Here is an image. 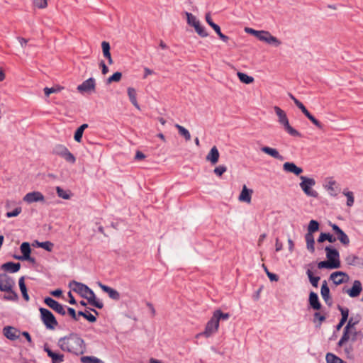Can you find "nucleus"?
Masks as SVG:
<instances>
[{"label":"nucleus","instance_id":"f257e3e1","mask_svg":"<svg viewBox=\"0 0 363 363\" xmlns=\"http://www.w3.org/2000/svg\"><path fill=\"white\" fill-rule=\"evenodd\" d=\"M59 347L63 350L74 354H83L85 350L84 340L77 335H70L58 341Z\"/></svg>","mask_w":363,"mask_h":363},{"label":"nucleus","instance_id":"f03ea898","mask_svg":"<svg viewBox=\"0 0 363 363\" xmlns=\"http://www.w3.org/2000/svg\"><path fill=\"white\" fill-rule=\"evenodd\" d=\"M326 260L318 263V269H335L341 267L340 253L332 246L325 248Z\"/></svg>","mask_w":363,"mask_h":363},{"label":"nucleus","instance_id":"7ed1b4c3","mask_svg":"<svg viewBox=\"0 0 363 363\" xmlns=\"http://www.w3.org/2000/svg\"><path fill=\"white\" fill-rule=\"evenodd\" d=\"M245 32L256 37L259 41L263 42L269 45L274 47H279L282 42L280 39L274 36L270 32L265 30H255L251 28H245Z\"/></svg>","mask_w":363,"mask_h":363},{"label":"nucleus","instance_id":"20e7f679","mask_svg":"<svg viewBox=\"0 0 363 363\" xmlns=\"http://www.w3.org/2000/svg\"><path fill=\"white\" fill-rule=\"evenodd\" d=\"M274 111L277 116L279 123L287 133L294 137H301V133L290 125L287 115L284 110L275 106H274Z\"/></svg>","mask_w":363,"mask_h":363},{"label":"nucleus","instance_id":"39448f33","mask_svg":"<svg viewBox=\"0 0 363 363\" xmlns=\"http://www.w3.org/2000/svg\"><path fill=\"white\" fill-rule=\"evenodd\" d=\"M301 182L299 186L304 194L308 197L317 198L318 196V191L314 189L316 184L315 180L312 177L306 176H300Z\"/></svg>","mask_w":363,"mask_h":363},{"label":"nucleus","instance_id":"423d86ee","mask_svg":"<svg viewBox=\"0 0 363 363\" xmlns=\"http://www.w3.org/2000/svg\"><path fill=\"white\" fill-rule=\"evenodd\" d=\"M69 291L67 295H72V293L77 294L79 295H94V291L90 289L86 285L72 281L69 283Z\"/></svg>","mask_w":363,"mask_h":363},{"label":"nucleus","instance_id":"0eeeda50","mask_svg":"<svg viewBox=\"0 0 363 363\" xmlns=\"http://www.w3.org/2000/svg\"><path fill=\"white\" fill-rule=\"evenodd\" d=\"M187 23L193 27L197 34L202 37L206 38L208 35V33L206 29L201 26L199 20L191 13H186Z\"/></svg>","mask_w":363,"mask_h":363},{"label":"nucleus","instance_id":"6e6552de","mask_svg":"<svg viewBox=\"0 0 363 363\" xmlns=\"http://www.w3.org/2000/svg\"><path fill=\"white\" fill-rule=\"evenodd\" d=\"M40 312L42 320L46 328L48 329H54L57 326V322L52 313L50 311L43 308H40Z\"/></svg>","mask_w":363,"mask_h":363},{"label":"nucleus","instance_id":"1a4fd4ad","mask_svg":"<svg viewBox=\"0 0 363 363\" xmlns=\"http://www.w3.org/2000/svg\"><path fill=\"white\" fill-rule=\"evenodd\" d=\"M77 89L82 94L93 93L96 89V80L90 77L78 85Z\"/></svg>","mask_w":363,"mask_h":363},{"label":"nucleus","instance_id":"9d476101","mask_svg":"<svg viewBox=\"0 0 363 363\" xmlns=\"http://www.w3.org/2000/svg\"><path fill=\"white\" fill-rule=\"evenodd\" d=\"M323 188L328 192V194L332 197H335L338 194L339 188L337 183L332 177H328L325 179Z\"/></svg>","mask_w":363,"mask_h":363},{"label":"nucleus","instance_id":"9b49d317","mask_svg":"<svg viewBox=\"0 0 363 363\" xmlns=\"http://www.w3.org/2000/svg\"><path fill=\"white\" fill-rule=\"evenodd\" d=\"M23 201L28 204H30L35 202L44 203L45 201V198L41 192L34 191L27 193L23 196Z\"/></svg>","mask_w":363,"mask_h":363},{"label":"nucleus","instance_id":"f8f14e48","mask_svg":"<svg viewBox=\"0 0 363 363\" xmlns=\"http://www.w3.org/2000/svg\"><path fill=\"white\" fill-rule=\"evenodd\" d=\"M291 99H293L296 106L301 109L303 113L313 123V125H315L318 128H322L321 123L310 113V112L306 109L305 106L300 101L294 96H291Z\"/></svg>","mask_w":363,"mask_h":363},{"label":"nucleus","instance_id":"ddd939ff","mask_svg":"<svg viewBox=\"0 0 363 363\" xmlns=\"http://www.w3.org/2000/svg\"><path fill=\"white\" fill-rule=\"evenodd\" d=\"M21 252L22 255L21 256H14V258L18 260H27L31 262H34V258L30 257L31 249L30 244L27 242H24L21 244L20 247Z\"/></svg>","mask_w":363,"mask_h":363},{"label":"nucleus","instance_id":"4468645a","mask_svg":"<svg viewBox=\"0 0 363 363\" xmlns=\"http://www.w3.org/2000/svg\"><path fill=\"white\" fill-rule=\"evenodd\" d=\"M13 281L6 274H0V290L5 293L12 292Z\"/></svg>","mask_w":363,"mask_h":363},{"label":"nucleus","instance_id":"2eb2a0df","mask_svg":"<svg viewBox=\"0 0 363 363\" xmlns=\"http://www.w3.org/2000/svg\"><path fill=\"white\" fill-rule=\"evenodd\" d=\"M219 327V323L217 320L216 316H212L211 320L207 323L203 335L206 337H210L217 332Z\"/></svg>","mask_w":363,"mask_h":363},{"label":"nucleus","instance_id":"dca6fc26","mask_svg":"<svg viewBox=\"0 0 363 363\" xmlns=\"http://www.w3.org/2000/svg\"><path fill=\"white\" fill-rule=\"evenodd\" d=\"M206 21L207 23L215 30V32L218 34L221 40L225 43H227L229 40V38L227 35H225L222 33L220 30V28L217 24L214 23L212 21L211 16L210 13H207L206 15Z\"/></svg>","mask_w":363,"mask_h":363},{"label":"nucleus","instance_id":"f3484780","mask_svg":"<svg viewBox=\"0 0 363 363\" xmlns=\"http://www.w3.org/2000/svg\"><path fill=\"white\" fill-rule=\"evenodd\" d=\"M330 279L335 284L339 285L349 280V276L343 272H335L330 276Z\"/></svg>","mask_w":363,"mask_h":363},{"label":"nucleus","instance_id":"a211bd4d","mask_svg":"<svg viewBox=\"0 0 363 363\" xmlns=\"http://www.w3.org/2000/svg\"><path fill=\"white\" fill-rule=\"evenodd\" d=\"M330 225L337 235L340 242L345 245H349L350 239L348 236L336 224L330 223Z\"/></svg>","mask_w":363,"mask_h":363},{"label":"nucleus","instance_id":"6ab92c4d","mask_svg":"<svg viewBox=\"0 0 363 363\" xmlns=\"http://www.w3.org/2000/svg\"><path fill=\"white\" fill-rule=\"evenodd\" d=\"M283 169L286 172L292 173L296 176L300 175L303 172V169L298 167L295 163L286 162L283 164Z\"/></svg>","mask_w":363,"mask_h":363},{"label":"nucleus","instance_id":"aec40b11","mask_svg":"<svg viewBox=\"0 0 363 363\" xmlns=\"http://www.w3.org/2000/svg\"><path fill=\"white\" fill-rule=\"evenodd\" d=\"M4 335L11 340H17L20 335V331L11 326H6L3 330Z\"/></svg>","mask_w":363,"mask_h":363},{"label":"nucleus","instance_id":"412c9836","mask_svg":"<svg viewBox=\"0 0 363 363\" xmlns=\"http://www.w3.org/2000/svg\"><path fill=\"white\" fill-rule=\"evenodd\" d=\"M252 193L253 191L252 189H249L246 185H243L242 191L238 197L239 201L241 202L250 203Z\"/></svg>","mask_w":363,"mask_h":363},{"label":"nucleus","instance_id":"4be33fe9","mask_svg":"<svg viewBox=\"0 0 363 363\" xmlns=\"http://www.w3.org/2000/svg\"><path fill=\"white\" fill-rule=\"evenodd\" d=\"M354 325L355 323H352V320L348 321L347 325L344 328L343 335L337 343L338 347L344 345V344L349 340L347 335L350 333V329L354 328Z\"/></svg>","mask_w":363,"mask_h":363},{"label":"nucleus","instance_id":"5701e85b","mask_svg":"<svg viewBox=\"0 0 363 363\" xmlns=\"http://www.w3.org/2000/svg\"><path fill=\"white\" fill-rule=\"evenodd\" d=\"M219 157V151L216 146H213L207 154L206 160L211 164H216L218 162Z\"/></svg>","mask_w":363,"mask_h":363},{"label":"nucleus","instance_id":"b1692460","mask_svg":"<svg viewBox=\"0 0 363 363\" xmlns=\"http://www.w3.org/2000/svg\"><path fill=\"white\" fill-rule=\"evenodd\" d=\"M44 350L47 352L49 357L51 358L52 363H62L64 361L63 354L53 352L47 346H45Z\"/></svg>","mask_w":363,"mask_h":363},{"label":"nucleus","instance_id":"393cba45","mask_svg":"<svg viewBox=\"0 0 363 363\" xmlns=\"http://www.w3.org/2000/svg\"><path fill=\"white\" fill-rule=\"evenodd\" d=\"M45 303L54 311L57 312L60 314H65V310L62 305L58 303L56 301L52 298L48 297L45 299Z\"/></svg>","mask_w":363,"mask_h":363},{"label":"nucleus","instance_id":"a878e982","mask_svg":"<svg viewBox=\"0 0 363 363\" xmlns=\"http://www.w3.org/2000/svg\"><path fill=\"white\" fill-rule=\"evenodd\" d=\"M127 94L130 103L138 110H140V106L137 100V91L135 88L129 86L127 88Z\"/></svg>","mask_w":363,"mask_h":363},{"label":"nucleus","instance_id":"bb28decb","mask_svg":"<svg viewBox=\"0 0 363 363\" xmlns=\"http://www.w3.org/2000/svg\"><path fill=\"white\" fill-rule=\"evenodd\" d=\"M21 267L20 263H14L9 262L1 265V268L4 271H7L11 273L17 272Z\"/></svg>","mask_w":363,"mask_h":363},{"label":"nucleus","instance_id":"cd10ccee","mask_svg":"<svg viewBox=\"0 0 363 363\" xmlns=\"http://www.w3.org/2000/svg\"><path fill=\"white\" fill-rule=\"evenodd\" d=\"M101 48L104 56L108 60V62L109 65H112L113 63V60L112 59L111 52H110V44L107 41H103L101 43Z\"/></svg>","mask_w":363,"mask_h":363},{"label":"nucleus","instance_id":"c85d7f7f","mask_svg":"<svg viewBox=\"0 0 363 363\" xmlns=\"http://www.w3.org/2000/svg\"><path fill=\"white\" fill-rule=\"evenodd\" d=\"M261 150L264 152L265 154L270 155L271 157L278 159V160H282V156L279 154V151L273 147L264 146L261 148Z\"/></svg>","mask_w":363,"mask_h":363},{"label":"nucleus","instance_id":"c756f323","mask_svg":"<svg viewBox=\"0 0 363 363\" xmlns=\"http://www.w3.org/2000/svg\"><path fill=\"white\" fill-rule=\"evenodd\" d=\"M64 90V86L55 84L52 87H45L43 89L45 95L48 97L51 94L59 93Z\"/></svg>","mask_w":363,"mask_h":363},{"label":"nucleus","instance_id":"7c9ffc66","mask_svg":"<svg viewBox=\"0 0 363 363\" xmlns=\"http://www.w3.org/2000/svg\"><path fill=\"white\" fill-rule=\"evenodd\" d=\"M306 242V247L311 252L313 253L315 252V240L313 238V235L311 233H306L305 236Z\"/></svg>","mask_w":363,"mask_h":363},{"label":"nucleus","instance_id":"2f4dec72","mask_svg":"<svg viewBox=\"0 0 363 363\" xmlns=\"http://www.w3.org/2000/svg\"><path fill=\"white\" fill-rule=\"evenodd\" d=\"M55 189L58 197L62 198L65 200L70 199L72 196L69 190L64 189L60 186H57Z\"/></svg>","mask_w":363,"mask_h":363},{"label":"nucleus","instance_id":"473e14b6","mask_svg":"<svg viewBox=\"0 0 363 363\" xmlns=\"http://www.w3.org/2000/svg\"><path fill=\"white\" fill-rule=\"evenodd\" d=\"M87 128H88V124L84 123L76 130L74 135V139L76 142H77V143L82 142L84 131Z\"/></svg>","mask_w":363,"mask_h":363},{"label":"nucleus","instance_id":"72a5a7b5","mask_svg":"<svg viewBox=\"0 0 363 363\" xmlns=\"http://www.w3.org/2000/svg\"><path fill=\"white\" fill-rule=\"evenodd\" d=\"M362 284L359 281L356 280L354 281L352 288L348 290L349 295H359L362 291Z\"/></svg>","mask_w":363,"mask_h":363},{"label":"nucleus","instance_id":"f704fd0d","mask_svg":"<svg viewBox=\"0 0 363 363\" xmlns=\"http://www.w3.org/2000/svg\"><path fill=\"white\" fill-rule=\"evenodd\" d=\"M237 76L240 81L244 84H250L254 82V78L245 73L243 72H238Z\"/></svg>","mask_w":363,"mask_h":363},{"label":"nucleus","instance_id":"c9c22d12","mask_svg":"<svg viewBox=\"0 0 363 363\" xmlns=\"http://www.w3.org/2000/svg\"><path fill=\"white\" fill-rule=\"evenodd\" d=\"M87 298V303L98 308L103 307V303L97 298V296H86Z\"/></svg>","mask_w":363,"mask_h":363},{"label":"nucleus","instance_id":"e433bc0d","mask_svg":"<svg viewBox=\"0 0 363 363\" xmlns=\"http://www.w3.org/2000/svg\"><path fill=\"white\" fill-rule=\"evenodd\" d=\"M67 150L68 149L67 147H65L64 145L59 144L56 145L53 147L52 152L55 155L62 157Z\"/></svg>","mask_w":363,"mask_h":363},{"label":"nucleus","instance_id":"4c0bfd02","mask_svg":"<svg viewBox=\"0 0 363 363\" xmlns=\"http://www.w3.org/2000/svg\"><path fill=\"white\" fill-rule=\"evenodd\" d=\"M97 285L102 289L103 292L105 294H108V295H118L119 292L116 291L115 289L106 286L101 282H98Z\"/></svg>","mask_w":363,"mask_h":363},{"label":"nucleus","instance_id":"58836bf2","mask_svg":"<svg viewBox=\"0 0 363 363\" xmlns=\"http://www.w3.org/2000/svg\"><path fill=\"white\" fill-rule=\"evenodd\" d=\"M325 359L327 363H346L342 359L332 353H328Z\"/></svg>","mask_w":363,"mask_h":363},{"label":"nucleus","instance_id":"ea45409f","mask_svg":"<svg viewBox=\"0 0 363 363\" xmlns=\"http://www.w3.org/2000/svg\"><path fill=\"white\" fill-rule=\"evenodd\" d=\"M35 245L37 247H41L48 252H51L52 250V248L54 246L53 243H52L50 241H45V242L36 241Z\"/></svg>","mask_w":363,"mask_h":363},{"label":"nucleus","instance_id":"a19ab883","mask_svg":"<svg viewBox=\"0 0 363 363\" xmlns=\"http://www.w3.org/2000/svg\"><path fill=\"white\" fill-rule=\"evenodd\" d=\"M325 240H328L330 242H334L335 239L330 233H321L318 239V242H323Z\"/></svg>","mask_w":363,"mask_h":363},{"label":"nucleus","instance_id":"79ce46f5","mask_svg":"<svg viewBox=\"0 0 363 363\" xmlns=\"http://www.w3.org/2000/svg\"><path fill=\"white\" fill-rule=\"evenodd\" d=\"M318 297V296H309L310 306L315 310H319L321 308V304Z\"/></svg>","mask_w":363,"mask_h":363},{"label":"nucleus","instance_id":"37998d69","mask_svg":"<svg viewBox=\"0 0 363 363\" xmlns=\"http://www.w3.org/2000/svg\"><path fill=\"white\" fill-rule=\"evenodd\" d=\"M33 5L38 9H45L48 7V0H33Z\"/></svg>","mask_w":363,"mask_h":363},{"label":"nucleus","instance_id":"c03bdc74","mask_svg":"<svg viewBox=\"0 0 363 363\" xmlns=\"http://www.w3.org/2000/svg\"><path fill=\"white\" fill-rule=\"evenodd\" d=\"M319 229V223L318 221L315 220H311L309 222L308 226V233H311L312 235L313 233L318 231Z\"/></svg>","mask_w":363,"mask_h":363},{"label":"nucleus","instance_id":"a18cd8bd","mask_svg":"<svg viewBox=\"0 0 363 363\" xmlns=\"http://www.w3.org/2000/svg\"><path fill=\"white\" fill-rule=\"evenodd\" d=\"M343 194L347 198V206L351 207L353 206L354 202V194L352 191L345 190Z\"/></svg>","mask_w":363,"mask_h":363},{"label":"nucleus","instance_id":"49530a36","mask_svg":"<svg viewBox=\"0 0 363 363\" xmlns=\"http://www.w3.org/2000/svg\"><path fill=\"white\" fill-rule=\"evenodd\" d=\"M121 78L122 73L120 72H116L108 78L107 83L111 84L113 82H118L121 81Z\"/></svg>","mask_w":363,"mask_h":363},{"label":"nucleus","instance_id":"de8ad7c7","mask_svg":"<svg viewBox=\"0 0 363 363\" xmlns=\"http://www.w3.org/2000/svg\"><path fill=\"white\" fill-rule=\"evenodd\" d=\"M213 316H216L217 320L219 323L220 320H228L230 315L228 313H223L220 310H217L213 313Z\"/></svg>","mask_w":363,"mask_h":363},{"label":"nucleus","instance_id":"09e8293b","mask_svg":"<svg viewBox=\"0 0 363 363\" xmlns=\"http://www.w3.org/2000/svg\"><path fill=\"white\" fill-rule=\"evenodd\" d=\"M65 159L67 162L71 164H74L76 162V158L74 155L68 150L65 155L62 157Z\"/></svg>","mask_w":363,"mask_h":363},{"label":"nucleus","instance_id":"8fccbe9b","mask_svg":"<svg viewBox=\"0 0 363 363\" xmlns=\"http://www.w3.org/2000/svg\"><path fill=\"white\" fill-rule=\"evenodd\" d=\"M227 170V168L224 165H219L218 167H216L213 172L214 173L217 175V176H222L223 173H225Z\"/></svg>","mask_w":363,"mask_h":363},{"label":"nucleus","instance_id":"3c124183","mask_svg":"<svg viewBox=\"0 0 363 363\" xmlns=\"http://www.w3.org/2000/svg\"><path fill=\"white\" fill-rule=\"evenodd\" d=\"M19 287L22 295H28L27 289L24 282V278L21 277L18 281Z\"/></svg>","mask_w":363,"mask_h":363},{"label":"nucleus","instance_id":"603ef678","mask_svg":"<svg viewBox=\"0 0 363 363\" xmlns=\"http://www.w3.org/2000/svg\"><path fill=\"white\" fill-rule=\"evenodd\" d=\"M307 274L310 279V281H311V283L316 286L318 281H319V279L320 278L318 277H313V274H312V272L311 270H308L307 272Z\"/></svg>","mask_w":363,"mask_h":363},{"label":"nucleus","instance_id":"864d4df0","mask_svg":"<svg viewBox=\"0 0 363 363\" xmlns=\"http://www.w3.org/2000/svg\"><path fill=\"white\" fill-rule=\"evenodd\" d=\"M78 316H83L86 320H88L89 322H91V323L95 322L96 320V317L94 315H92L91 313L86 314V313H84L81 312V311L78 313Z\"/></svg>","mask_w":363,"mask_h":363},{"label":"nucleus","instance_id":"5fc2aeb1","mask_svg":"<svg viewBox=\"0 0 363 363\" xmlns=\"http://www.w3.org/2000/svg\"><path fill=\"white\" fill-rule=\"evenodd\" d=\"M99 359H98L95 357H89V356L82 357L81 358V361L83 363H96V361H98Z\"/></svg>","mask_w":363,"mask_h":363},{"label":"nucleus","instance_id":"6e6d98bb","mask_svg":"<svg viewBox=\"0 0 363 363\" xmlns=\"http://www.w3.org/2000/svg\"><path fill=\"white\" fill-rule=\"evenodd\" d=\"M358 333L357 332L355 328L350 329V333H348L349 340L352 342H354L357 340V335Z\"/></svg>","mask_w":363,"mask_h":363},{"label":"nucleus","instance_id":"4d7b16f0","mask_svg":"<svg viewBox=\"0 0 363 363\" xmlns=\"http://www.w3.org/2000/svg\"><path fill=\"white\" fill-rule=\"evenodd\" d=\"M21 208L18 207V208H16L13 211H11V212H7L6 216L8 218L16 217V216H18L21 213Z\"/></svg>","mask_w":363,"mask_h":363},{"label":"nucleus","instance_id":"13d9d810","mask_svg":"<svg viewBox=\"0 0 363 363\" xmlns=\"http://www.w3.org/2000/svg\"><path fill=\"white\" fill-rule=\"evenodd\" d=\"M342 347H344V351L345 353L347 354V357H350L352 355V353L353 352V347L351 345H346L345 343Z\"/></svg>","mask_w":363,"mask_h":363},{"label":"nucleus","instance_id":"bf43d9fd","mask_svg":"<svg viewBox=\"0 0 363 363\" xmlns=\"http://www.w3.org/2000/svg\"><path fill=\"white\" fill-rule=\"evenodd\" d=\"M325 320V315L323 314H322L320 312L315 313V314H314V322H315L316 320H319L320 324H321V323L323 321H324Z\"/></svg>","mask_w":363,"mask_h":363},{"label":"nucleus","instance_id":"052dcab7","mask_svg":"<svg viewBox=\"0 0 363 363\" xmlns=\"http://www.w3.org/2000/svg\"><path fill=\"white\" fill-rule=\"evenodd\" d=\"M339 308L341 311V315H342V319H344V320H347L348 318V315H349V311L347 308H342L340 306H339Z\"/></svg>","mask_w":363,"mask_h":363},{"label":"nucleus","instance_id":"680f3d73","mask_svg":"<svg viewBox=\"0 0 363 363\" xmlns=\"http://www.w3.org/2000/svg\"><path fill=\"white\" fill-rule=\"evenodd\" d=\"M99 66L101 68V72L104 75L106 74L108 72V67L106 65V64L104 63V62L101 61L100 63H99Z\"/></svg>","mask_w":363,"mask_h":363},{"label":"nucleus","instance_id":"e2e57ef3","mask_svg":"<svg viewBox=\"0 0 363 363\" xmlns=\"http://www.w3.org/2000/svg\"><path fill=\"white\" fill-rule=\"evenodd\" d=\"M329 291V288L328 287L327 284L325 281L321 286V295H328Z\"/></svg>","mask_w":363,"mask_h":363},{"label":"nucleus","instance_id":"0e129e2a","mask_svg":"<svg viewBox=\"0 0 363 363\" xmlns=\"http://www.w3.org/2000/svg\"><path fill=\"white\" fill-rule=\"evenodd\" d=\"M68 313L76 320H79L80 316H78V313L77 314L74 309L72 308H68Z\"/></svg>","mask_w":363,"mask_h":363},{"label":"nucleus","instance_id":"69168bd1","mask_svg":"<svg viewBox=\"0 0 363 363\" xmlns=\"http://www.w3.org/2000/svg\"><path fill=\"white\" fill-rule=\"evenodd\" d=\"M265 270H266V272H267V274L269 279L271 281H277L278 280V277L276 274L268 272L267 269H265Z\"/></svg>","mask_w":363,"mask_h":363},{"label":"nucleus","instance_id":"338daca9","mask_svg":"<svg viewBox=\"0 0 363 363\" xmlns=\"http://www.w3.org/2000/svg\"><path fill=\"white\" fill-rule=\"evenodd\" d=\"M357 257H355L354 255H350L347 257L346 259V261L350 264H353L355 263V261L357 259Z\"/></svg>","mask_w":363,"mask_h":363},{"label":"nucleus","instance_id":"774afa93","mask_svg":"<svg viewBox=\"0 0 363 363\" xmlns=\"http://www.w3.org/2000/svg\"><path fill=\"white\" fill-rule=\"evenodd\" d=\"M183 138H184V139L186 141H189L191 140V135H190L189 132L184 128H183Z\"/></svg>","mask_w":363,"mask_h":363}]
</instances>
